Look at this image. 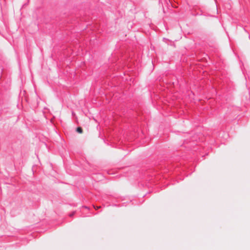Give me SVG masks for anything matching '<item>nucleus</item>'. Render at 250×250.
I'll return each instance as SVG.
<instances>
[{
    "label": "nucleus",
    "instance_id": "obj_1",
    "mask_svg": "<svg viewBox=\"0 0 250 250\" xmlns=\"http://www.w3.org/2000/svg\"><path fill=\"white\" fill-rule=\"evenodd\" d=\"M76 131L79 133H82L83 132V129L81 127H78L76 128Z\"/></svg>",
    "mask_w": 250,
    "mask_h": 250
},
{
    "label": "nucleus",
    "instance_id": "obj_2",
    "mask_svg": "<svg viewBox=\"0 0 250 250\" xmlns=\"http://www.w3.org/2000/svg\"><path fill=\"white\" fill-rule=\"evenodd\" d=\"M74 214H75V212H73L72 213H70V214H69V216H70V217H72V216H73L74 215Z\"/></svg>",
    "mask_w": 250,
    "mask_h": 250
}]
</instances>
